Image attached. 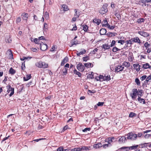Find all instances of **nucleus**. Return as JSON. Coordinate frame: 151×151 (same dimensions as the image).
Returning a JSON list of instances; mask_svg holds the SVG:
<instances>
[{
	"instance_id": "obj_42",
	"label": "nucleus",
	"mask_w": 151,
	"mask_h": 151,
	"mask_svg": "<svg viewBox=\"0 0 151 151\" xmlns=\"http://www.w3.org/2000/svg\"><path fill=\"white\" fill-rule=\"evenodd\" d=\"M103 24L102 26H104L105 27H106L107 24H108V23L107 22V20H106V19H105V20H104L103 22H102Z\"/></svg>"
},
{
	"instance_id": "obj_48",
	"label": "nucleus",
	"mask_w": 151,
	"mask_h": 151,
	"mask_svg": "<svg viewBox=\"0 0 151 151\" xmlns=\"http://www.w3.org/2000/svg\"><path fill=\"white\" fill-rule=\"evenodd\" d=\"M115 15L117 17L118 19L119 20L121 19V16L120 15L117 13H116L115 14Z\"/></svg>"
},
{
	"instance_id": "obj_5",
	"label": "nucleus",
	"mask_w": 151,
	"mask_h": 151,
	"mask_svg": "<svg viewBox=\"0 0 151 151\" xmlns=\"http://www.w3.org/2000/svg\"><path fill=\"white\" fill-rule=\"evenodd\" d=\"M138 33L141 36L145 37H147L150 36L149 33L143 31H139L138 32Z\"/></svg>"
},
{
	"instance_id": "obj_61",
	"label": "nucleus",
	"mask_w": 151,
	"mask_h": 151,
	"mask_svg": "<svg viewBox=\"0 0 151 151\" xmlns=\"http://www.w3.org/2000/svg\"><path fill=\"white\" fill-rule=\"evenodd\" d=\"M5 41L6 42L10 43L11 42L12 40L10 38H9L8 39H5Z\"/></svg>"
},
{
	"instance_id": "obj_53",
	"label": "nucleus",
	"mask_w": 151,
	"mask_h": 151,
	"mask_svg": "<svg viewBox=\"0 0 151 151\" xmlns=\"http://www.w3.org/2000/svg\"><path fill=\"white\" fill-rule=\"evenodd\" d=\"M146 77L147 76L146 75H144L140 77V79L141 80V81H143L144 80H145V79H146Z\"/></svg>"
},
{
	"instance_id": "obj_22",
	"label": "nucleus",
	"mask_w": 151,
	"mask_h": 151,
	"mask_svg": "<svg viewBox=\"0 0 151 151\" xmlns=\"http://www.w3.org/2000/svg\"><path fill=\"white\" fill-rule=\"evenodd\" d=\"M102 48L104 49V50L109 49L110 47V46L108 45L107 44H104L102 46Z\"/></svg>"
},
{
	"instance_id": "obj_17",
	"label": "nucleus",
	"mask_w": 151,
	"mask_h": 151,
	"mask_svg": "<svg viewBox=\"0 0 151 151\" xmlns=\"http://www.w3.org/2000/svg\"><path fill=\"white\" fill-rule=\"evenodd\" d=\"M68 57H65L64 59L62 61L61 63V65H64L65 63H66L68 62Z\"/></svg>"
},
{
	"instance_id": "obj_49",
	"label": "nucleus",
	"mask_w": 151,
	"mask_h": 151,
	"mask_svg": "<svg viewBox=\"0 0 151 151\" xmlns=\"http://www.w3.org/2000/svg\"><path fill=\"white\" fill-rule=\"evenodd\" d=\"M144 46L145 47L146 49H147L148 47L150 46V44L148 43L147 42H146L144 44Z\"/></svg>"
},
{
	"instance_id": "obj_16",
	"label": "nucleus",
	"mask_w": 151,
	"mask_h": 151,
	"mask_svg": "<svg viewBox=\"0 0 151 151\" xmlns=\"http://www.w3.org/2000/svg\"><path fill=\"white\" fill-rule=\"evenodd\" d=\"M82 50V51H81L79 52H78L77 51V53H76V55L77 56H79L81 55H83L86 53V50L85 49H83L81 50Z\"/></svg>"
},
{
	"instance_id": "obj_21",
	"label": "nucleus",
	"mask_w": 151,
	"mask_h": 151,
	"mask_svg": "<svg viewBox=\"0 0 151 151\" xmlns=\"http://www.w3.org/2000/svg\"><path fill=\"white\" fill-rule=\"evenodd\" d=\"M116 33L115 32H109L106 35L109 37H111L116 35Z\"/></svg>"
},
{
	"instance_id": "obj_1",
	"label": "nucleus",
	"mask_w": 151,
	"mask_h": 151,
	"mask_svg": "<svg viewBox=\"0 0 151 151\" xmlns=\"http://www.w3.org/2000/svg\"><path fill=\"white\" fill-rule=\"evenodd\" d=\"M143 91L141 89H139L138 90L136 88H133L132 90V92L130 93V96L132 99L134 100L137 98L138 96V97L139 96H143Z\"/></svg>"
},
{
	"instance_id": "obj_27",
	"label": "nucleus",
	"mask_w": 151,
	"mask_h": 151,
	"mask_svg": "<svg viewBox=\"0 0 151 151\" xmlns=\"http://www.w3.org/2000/svg\"><path fill=\"white\" fill-rule=\"evenodd\" d=\"M7 89H10L11 90V92L9 94V96H11L14 93V88H12L11 86L10 88H7Z\"/></svg>"
},
{
	"instance_id": "obj_32",
	"label": "nucleus",
	"mask_w": 151,
	"mask_h": 151,
	"mask_svg": "<svg viewBox=\"0 0 151 151\" xmlns=\"http://www.w3.org/2000/svg\"><path fill=\"white\" fill-rule=\"evenodd\" d=\"M77 9H76L74 10V11L75 12V13L74 14V16L76 17H78L80 16V13L79 12L77 11Z\"/></svg>"
},
{
	"instance_id": "obj_46",
	"label": "nucleus",
	"mask_w": 151,
	"mask_h": 151,
	"mask_svg": "<svg viewBox=\"0 0 151 151\" xmlns=\"http://www.w3.org/2000/svg\"><path fill=\"white\" fill-rule=\"evenodd\" d=\"M120 49H119L118 48L116 47H114L113 49H112V51L113 52H116L117 51H119L120 50Z\"/></svg>"
},
{
	"instance_id": "obj_36",
	"label": "nucleus",
	"mask_w": 151,
	"mask_h": 151,
	"mask_svg": "<svg viewBox=\"0 0 151 151\" xmlns=\"http://www.w3.org/2000/svg\"><path fill=\"white\" fill-rule=\"evenodd\" d=\"M82 27H83V30L85 32H87L88 30V27L85 24H83L82 25Z\"/></svg>"
},
{
	"instance_id": "obj_54",
	"label": "nucleus",
	"mask_w": 151,
	"mask_h": 151,
	"mask_svg": "<svg viewBox=\"0 0 151 151\" xmlns=\"http://www.w3.org/2000/svg\"><path fill=\"white\" fill-rule=\"evenodd\" d=\"M115 43H116V41L115 40H112L110 46L112 47L114 46L115 45Z\"/></svg>"
},
{
	"instance_id": "obj_41",
	"label": "nucleus",
	"mask_w": 151,
	"mask_h": 151,
	"mask_svg": "<svg viewBox=\"0 0 151 151\" xmlns=\"http://www.w3.org/2000/svg\"><path fill=\"white\" fill-rule=\"evenodd\" d=\"M145 21V19L143 18H139L138 19L137 22L138 23H141L142 22H143Z\"/></svg>"
},
{
	"instance_id": "obj_7",
	"label": "nucleus",
	"mask_w": 151,
	"mask_h": 151,
	"mask_svg": "<svg viewBox=\"0 0 151 151\" xmlns=\"http://www.w3.org/2000/svg\"><path fill=\"white\" fill-rule=\"evenodd\" d=\"M40 48L42 51H45L47 49V46L46 44H44L43 42L40 44Z\"/></svg>"
},
{
	"instance_id": "obj_9",
	"label": "nucleus",
	"mask_w": 151,
	"mask_h": 151,
	"mask_svg": "<svg viewBox=\"0 0 151 151\" xmlns=\"http://www.w3.org/2000/svg\"><path fill=\"white\" fill-rule=\"evenodd\" d=\"M131 40L132 42L137 43L140 45L142 44L141 40L138 37L131 38Z\"/></svg>"
},
{
	"instance_id": "obj_45",
	"label": "nucleus",
	"mask_w": 151,
	"mask_h": 151,
	"mask_svg": "<svg viewBox=\"0 0 151 151\" xmlns=\"http://www.w3.org/2000/svg\"><path fill=\"white\" fill-rule=\"evenodd\" d=\"M99 81H104V76L102 75H100L99 76Z\"/></svg>"
},
{
	"instance_id": "obj_37",
	"label": "nucleus",
	"mask_w": 151,
	"mask_h": 151,
	"mask_svg": "<svg viewBox=\"0 0 151 151\" xmlns=\"http://www.w3.org/2000/svg\"><path fill=\"white\" fill-rule=\"evenodd\" d=\"M62 7L63 8V10L64 11H67L69 9L68 8V6L65 4L63 5Z\"/></svg>"
},
{
	"instance_id": "obj_4",
	"label": "nucleus",
	"mask_w": 151,
	"mask_h": 151,
	"mask_svg": "<svg viewBox=\"0 0 151 151\" xmlns=\"http://www.w3.org/2000/svg\"><path fill=\"white\" fill-rule=\"evenodd\" d=\"M76 68L79 71L82 72H83L85 69L84 66L81 63H79L77 65Z\"/></svg>"
},
{
	"instance_id": "obj_20",
	"label": "nucleus",
	"mask_w": 151,
	"mask_h": 151,
	"mask_svg": "<svg viewBox=\"0 0 151 151\" xmlns=\"http://www.w3.org/2000/svg\"><path fill=\"white\" fill-rule=\"evenodd\" d=\"M141 96H139V97H138L137 99L138 101L140 103H142V102H143V104H145V102L144 99L141 98Z\"/></svg>"
},
{
	"instance_id": "obj_8",
	"label": "nucleus",
	"mask_w": 151,
	"mask_h": 151,
	"mask_svg": "<svg viewBox=\"0 0 151 151\" xmlns=\"http://www.w3.org/2000/svg\"><path fill=\"white\" fill-rule=\"evenodd\" d=\"M124 68V67H122L121 65H118L115 68V71L117 73L120 71H121L123 70Z\"/></svg>"
},
{
	"instance_id": "obj_31",
	"label": "nucleus",
	"mask_w": 151,
	"mask_h": 151,
	"mask_svg": "<svg viewBox=\"0 0 151 151\" xmlns=\"http://www.w3.org/2000/svg\"><path fill=\"white\" fill-rule=\"evenodd\" d=\"M110 80L111 78L110 75L104 76V81H109Z\"/></svg>"
},
{
	"instance_id": "obj_56",
	"label": "nucleus",
	"mask_w": 151,
	"mask_h": 151,
	"mask_svg": "<svg viewBox=\"0 0 151 151\" xmlns=\"http://www.w3.org/2000/svg\"><path fill=\"white\" fill-rule=\"evenodd\" d=\"M21 21V19L20 17H17L16 20V22L17 23H19Z\"/></svg>"
},
{
	"instance_id": "obj_35",
	"label": "nucleus",
	"mask_w": 151,
	"mask_h": 151,
	"mask_svg": "<svg viewBox=\"0 0 151 151\" xmlns=\"http://www.w3.org/2000/svg\"><path fill=\"white\" fill-rule=\"evenodd\" d=\"M138 146V145H136L134 146H133L129 147L128 150H129L130 149L135 150L137 148Z\"/></svg>"
},
{
	"instance_id": "obj_57",
	"label": "nucleus",
	"mask_w": 151,
	"mask_h": 151,
	"mask_svg": "<svg viewBox=\"0 0 151 151\" xmlns=\"http://www.w3.org/2000/svg\"><path fill=\"white\" fill-rule=\"evenodd\" d=\"M22 70H24L25 68V62L22 63Z\"/></svg>"
},
{
	"instance_id": "obj_62",
	"label": "nucleus",
	"mask_w": 151,
	"mask_h": 151,
	"mask_svg": "<svg viewBox=\"0 0 151 151\" xmlns=\"http://www.w3.org/2000/svg\"><path fill=\"white\" fill-rule=\"evenodd\" d=\"M132 41L131 40V39L130 40H127V41L126 42L127 43V45H128L129 44H132Z\"/></svg>"
},
{
	"instance_id": "obj_50",
	"label": "nucleus",
	"mask_w": 151,
	"mask_h": 151,
	"mask_svg": "<svg viewBox=\"0 0 151 151\" xmlns=\"http://www.w3.org/2000/svg\"><path fill=\"white\" fill-rule=\"evenodd\" d=\"M111 145V144L108 143L107 144H105L102 145V147L104 148H106L107 147H110Z\"/></svg>"
},
{
	"instance_id": "obj_14",
	"label": "nucleus",
	"mask_w": 151,
	"mask_h": 151,
	"mask_svg": "<svg viewBox=\"0 0 151 151\" xmlns=\"http://www.w3.org/2000/svg\"><path fill=\"white\" fill-rule=\"evenodd\" d=\"M126 141V137L124 136L121 137L119 139V141L120 143H125Z\"/></svg>"
},
{
	"instance_id": "obj_39",
	"label": "nucleus",
	"mask_w": 151,
	"mask_h": 151,
	"mask_svg": "<svg viewBox=\"0 0 151 151\" xmlns=\"http://www.w3.org/2000/svg\"><path fill=\"white\" fill-rule=\"evenodd\" d=\"M44 16L45 18L46 19H48L49 17V14L47 12H45L44 13Z\"/></svg>"
},
{
	"instance_id": "obj_26",
	"label": "nucleus",
	"mask_w": 151,
	"mask_h": 151,
	"mask_svg": "<svg viewBox=\"0 0 151 151\" xmlns=\"http://www.w3.org/2000/svg\"><path fill=\"white\" fill-rule=\"evenodd\" d=\"M123 65L125 67L128 68L130 67V64L129 62L124 61L123 63Z\"/></svg>"
},
{
	"instance_id": "obj_51",
	"label": "nucleus",
	"mask_w": 151,
	"mask_h": 151,
	"mask_svg": "<svg viewBox=\"0 0 151 151\" xmlns=\"http://www.w3.org/2000/svg\"><path fill=\"white\" fill-rule=\"evenodd\" d=\"M106 25H107V26H106V27H108L109 29H113L115 27L114 26H111L109 24H107Z\"/></svg>"
},
{
	"instance_id": "obj_13",
	"label": "nucleus",
	"mask_w": 151,
	"mask_h": 151,
	"mask_svg": "<svg viewBox=\"0 0 151 151\" xmlns=\"http://www.w3.org/2000/svg\"><path fill=\"white\" fill-rule=\"evenodd\" d=\"M133 66L137 72L139 71L140 69H141V66L138 64H134L133 65Z\"/></svg>"
},
{
	"instance_id": "obj_11",
	"label": "nucleus",
	"mask_w": 151,
	"mask_h": 151,
	"mask_svg": "<svg viewBox=\"0 0 151 151\" xmlns=\"http://www.w3.org/2000/svg\"><path fill=\"white\" fill-rule=\"evenodd\" d=\"M114 137H109L106 139L105 140V141L106 142H107L109 144H111L113 140H114Z\"/></svg>"
},
{
	"instance_id": "obj_63",
	"label": "nucleus",
	"mask_w": 151,
	"mask_h": 151,
	"mask_svg": "<svg viewBox=\"0 0 151 151\" xmlns=\"http://www.w3.org/2000/svg\"><path fill=\"white\" fill-rule=\"evenodd\" d=\"M63 148L62 147H59L57 149V151H63Z\"/></svg>"
},
{
	"instance_id": "obj_58",
	"label": "nucleus",
	"mask_w": 151,
	"mask_h": 151,
	"mask_svg": "<svg viewBox=\"0 0 151 151\" xmlns=\"http://www.w3.org/2000/svg\"><path fill=\"white\" fill-rule=\"evenodd\" d=\"M124 40H119L118 41V42L120 43L121 45H123L124 43Z\"/></svg>"
},
{
	"instance_id": "obj_19",
	"label": "nucleus",
	"mask_w": 151,
	"mask_h": 151,
	"mask_svg": "<svg viewBox=\"0 0 151 151\" xmlns=\"http://www.w3.org/2000/svg\"><path fill=\"white\" fill-rule=\"evenodd\" d=\"M106 33V29L104 28H102L100 30V33L101 35H105Z\"/></svg>"
},
{
	"instance_id": "obj_34",
	"label": "nucleus",
	"mask_w": 151,
	"mask_h": 151,
	"mask_svg": "<svg viewBox=\"0 0 151 151\" xmlns=\"http://www.w3.org/2000/svg\"><path fill=\"white\" fill-rule=\"evenodd\" d=\"M81 151H87L89 150V149L87 147L85 146L82 147L81 148Z\"/></svg>"
},
{
	"instance_id": "obj_25",
	"label": "nucleus",
	"mask_w": 151,
	"mask_h": 151,
	"mask_svg": "<svg viewBox=\"0 0 151 151\" xmlns=\"http://www.w3.org/2000/svg\"><path fill=\"white\" fill-rule=\"evenodd\" d=\"M16 73V70L12 68H11L9 70V73L11 75H14Z\"/></svg>"
},
{
	"instance_id": "obj_18",
	"label": "nucleus",
	"mask_w": 151,
	"mask_h": 151,
	"mask_svg": "<svg viewBox=\"0 0 151 151\" xmlns=\"http://www.w3.org/2000/svg\"><path fill=\"white\" fill-rule=\"evenodd\" d=\"M48 29V26L46 23H45L44 24V27L43 28V32H47Z\"/></svg>"
},
{
	"instance_id": "obj_10",
	"label": "nucleus",
	"mask_w": 151,
	"mask_h": 151,
	"mask_svg": "<svg viewBox=\"0 0 151 151\" xmlns=\"http://www.w3.org/2000/svg\"><path fill=\"white\" fill-rule=\"evenodd\" d=\"M151 67V66L150 64L149 63H147L142 64V66L141 67V69L143 70L145 69L150 68Z\"/></svg>"
},
{
	"instance_id": "obj_47",
	"label": "nucleus",
	"mask_w": 151,
	"mask_h": 151,
	"mask_svg": "<svg viewBox=\"0 0 151 151\" xmlns=\"http://www.w3.org/2000/svg\"><path fill=\"white\" fill-rule=\"evenodd\" d=\"M151 80V74L147 76V77H146V79L145 81L146 83H148L150 80Z\"/></svg>"
},
{
	"instance_id": "obj_23",
	"label": "nucleus",
	"mask_w": 151,
	"mask_h": 151,
	"mask_svg": "<svg viewBox=\"0 0 151 151\" xmlns=\"http://www.w3.org/2000/svg\"><path fill=\"white\" fill-rule=\"evenodd\" d=\"M93 22L96 23L97 25H99L101 22V21L100 19H95L93 20Z\"/></svg>"
},
{
	"instance_id": "obj_6",
	"label": "nucleus",
	"mask_w": 151,
	"mask_h": 151,
	"mask_svg": "<svg viewBox=\"0 0 151 151\" xmlns=\"http://www.w3.org/2000/svg\"><path fill=\"white\" fill-rule=\"evenodd\" d=\"M107 9L106 6L104 5L99 10V12L103 14H105L107 11Z\"/></svg>"
},
{
	"instance_id": "obj_43",
	"label": "nucleus",
	"mask_w": 151,
	"mask_h": 151,
	"mask_svg": "<svg viewBox=\"0 0 151 151\" xmlns=\"http://www.w3.org/2000/svg\"><path fill=\"white\" fill-rule=\"evenodd\" d=\"M82 59L84 61L86 62L88 60L90 59V58L88 56H86L83 57Z\"/></svg>"
},
{
	"instance_id": "obj_33",
	"label": "nucleus",
	"mask_w": 151,
	"mask_h": 151,
	"mask_svg": "<svg viewBox=\"0 0 151 151\" xmlns=\"http://www.w3.org/2000/svg\"><path fill=\"white\" fill-rule=\"evenodd\" d=\"M33 41L36 44H40L41 43L40 41L38 38H35L33 40Z\"/></svg>"
},
{
	"instance_id": "obj_12",
	"label": "nucleus",
	"mask_w": 151,
	"mask_h": 151,
	"mask_svg": "<svg viewBox=\"0 0 151 151\" xmlns=\"http://www.w3.org/2000/svg\"><path fill=\"white\" fill-rule=\"evenodd\" d=\"M22 19L24 20L27 21V19L29 17V14H28L25 12L23 13L22 14Z\"/></svg>"
},
{
	"instance_id": "obj_52",
	"label": "nucleus",
	"mask_w": 151,
	"mask_h": 151,
	"mask_svg": "<svg viewBox=\"0 0 151 151\" xmlns=\"http://www.w3.org/2000/svg\"><path fill=\"white\" fill-rule=\"evenodd\" d=\"M91 130L90 128H86L82 130L83 132H87V131H90Z\"/></svg>"
},
{
	"instance_id": "obj_38",
	"label": "nucleus",
	"mask_w": 151,
	"mask_h": 151,
	"mask_svg": "<svg viewBox=\"0 0 151 151\" xmlns=\"http://www.w3.org/2000/svg\"><path fill=\"white\" fill-rule=\"evenodd\" d=\"M137 116V114L131 112L129 115V117H130L132 118L134 117H136Z\"/></svg>"
},
{
	"instance_id": "obj_55",
	"label": "nucleus",
	"mask_w": 151,
	"mask_h": 151,
	"mask_svg": "<svg viewBox=\"0 0 151 151\" xmlns=\"http://www.w3.org/2000/svg\"><path fill=\"white\" fill-rule=\"evenodd\" d=\"M146 138H147L150 137H151V134H146L144 136Z\"/></svg>"
},
{
	"instance_id": "obj_40",
	"label": "nucleus",
	"mask_w": 151,
	"mask_h": 151,
	"mask_svg": "<svg viewBox=\"0 0 151 151\" xmlns=\"http://www.w3.org/2000/svg\"><path fill=\"white\" fill-rule=\"evenodd\" d=\"M128 60L131 62H133V59L134 58V57L133 56V55H131L129 56L128 57Z\"/></svg>"
},
{
	"instance_id": "obj_44",
	"label": "nucleus",
	"mask_w": 151,
	"mask_h": 151,
	"mask_svg": "<svg viewBox=\"0 0 151 151\" xmlns=\"http://www.w3.org/2000/svg\"><path fill=\"white\" fill-rule=\"evenodd\" d=\"M135 82L137 84V85L139 86L140 85V83L139 79L138 78H136L135 79Z\"/></svg>"
},
{
	"instance_id": "obj_28",
	"label": "nucleus",
	"mask_w": 151,
	"mask_h": 151,
	"mask_svg": "<svg viewBox=\"0 0 151 151\" xmlns=\"http://www.w3.org/2000/svg\"><path fill=\"white\" fill-rule=\"evenodd\" d=\"M31 78L30 74H28L26 75V76L24 77V81H27L29 79Z\"/></svg>"
},
{
	"instance_id": "obj_15",
	"label": "nucleus",
	"mask_w": 151,
	"mask_h": 151,
	"mask_svg": "<svg viewBox=\"0 0 151 151\" xmlns=\"http://www.w3.org/2000/svg\"><path fill=\"white\" fill-rule=\"evenodd\" d=\"M6 53L9 54V59H13V54L12 52L10 49H9L6 52Z\"/></svg>"
},
{
	"instance_id": "obj_59",
	"label": "nucleus",
	"mask_w": 151,
	"mask_h": 151,
	"mask_svg": "<svg viewBox=\"0 0 151 151\" xmlns=\"http://www.w3.org/2000/svg\"><path fill=\"white\" fill-rule=\"evenodd\" d=\"M104 103L103 102H99L97 104V105L98 106H101L103 105Z\"/></svg>"
},
{
	"instance_id": "obj_30",
	"label": "nucleus",
	"mask_w": 151,
	"mask_h": 151,
	"mask_svg": "<svg viewBox=\"0 0 151 151\" xmlns=\"http://www.w3.org/2000/svg\"><path fill=\"white\" fill-rule=\"evenodd\" d=\"M71 43L72 46L74 45H76L78 44V42L77 40L73 39L72 40Z\"/></svg>"
},
{
	"instance_id": "obj_29",
	"label": "nucleus",
	"mask_w": 151,
	"mask_h": 151,
	"mask_svg": "<svg viewBox=\"0 0 151 151\" xmlns=\"http://www.w3.org/2000/svg\"><path fill=\"white\" fill-rule=\"evenodd\" d=\"M101 146L102 145L101 143H98L93 145V147L96 149L99 148L100 147H101Z\"/></svg>"
},
{
	"instance_id": "obj_64",
	"label": "nucleus",
	"mask_w": 151,
	"mask_h": 151,
	"mask_svg": "<svg viewBox=\"0 0 151 151\" xmlns=\"http://www.w3.org/2000/svg\"><path fill=\"white\" fill-rule=\"evenodd\" d=\"M55 49V45H53L52 46V48L50 49V51H54Z\"/></svg>"
},
{
	"instance_id": "obj_2",
	"label": "nucleus",
	"mask_w": 151,
	"mask_h": 151,
	"mask_svg": "<svg viewBox=\"0 0 151 151\" xmlns=\"http://www.w3.org/2000/svg\"><path fill=\"white\" fill-rule=\"evenodd\" d=\"M35 65L38 68H47L48 66V64L47 63H46L44 62H42L41 61L36 63Z\"/></svg>"
},
{
	"instance_id": "obj_60",
	"label": "nucleus",
	"mask_w": 151,
	"mask_h": 151,
	"mask_svg": "<svg viewBox=\"0 0 151 151\" xmlns=\"http://www.w3.org/2000/svg\"><path fill=\"white\" fill-rule=\"evenodd\" d=\"M98 49L97 48L94 49L92 51H91L92 53L93 54H95V53L98 51Z\"/></svg>"
},
{
	"instance_id": "obj_3",
	"label": "nucleus",
	"mask_w": 151,
	"mask_h": 151,
	"mask_svg": "<svg viewBox=\"0 0 151 151\" xmlns=\"http://www.w3.org/2000/svg\"><path fill=\"white\" fill-rule=\"evenodd\" d=\"M127 139L132 140L136 139L137 137V134L132 132H130L128 134Z\"/></svg>"
},
{
	"instance_id": "obj_24",
	"label": "nucleus",
	"mask_w": 151,
	"mask_h": 151,
	"mask_svg": "<svg viewBox=\"0 0 151 151\" xmlns=\"http://www.w3.org/2000/svg\"><path fill=\"white\" fill-rule=\"evenodd\" d=\"M84 65L86 67L88 68L92 67L93 66V64L90 63H85Z\"/></svg>"
}]
</instances>
